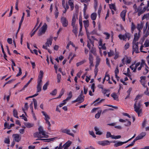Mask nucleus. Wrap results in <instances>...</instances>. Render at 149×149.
<instances>
[{"label":"nucleus","instance_id":"1","mask_svg":"<svg viewBox=\"0 0 149 149\" xmlns=\"http://www.w3.org/2000/svg\"><path fill=\"white\" fill-rule=\"evenodd\" d=\"M74 0H68L65 3L62 4V6L64 9V10L63 11V14L65 13L67 10L69 9V6H70L71 11H72L73 10L74 8Z\"/></svg>","mask_w":149,"mask_h":149},{"label":"nucleus","instance_id":"2","mask_svg":"<svg viewBox=\"0 0 149 149\" xmlns=\"http://www.w3.org/2000/svg\"><path fill=\"white\" fill-rule=\"evenodd\" d=\"M147 5L145 7L143 8V9H142L141 7V6H139L137 9L138 10V16H140L142 14L144 13L146 10L147 11H149V8H148L149 7V1H147Z\"/></svg>","mask_w":149,"mask_h":149},{"label":"nucleus","instance_id":"3","mask_svg":"<svg viewBox=\"0 0 149 149\" xmlns=\"http://www.w3.org/2000/svg\"><path fill=\"white\" fill-rule=\"evenodd\" d=\"M42 113L43 114V115L45 116V119L46 121V123L48 124V130H51L50 127L51 124L50 122L49 121V120L50 119V117L44 111H42Z\"/></svg>","mask_w":149,"mask_h":149},{"label":"nucleus","instance_id":"4","mask_svg":"<svg viewBox=\"0 0 149 149\" xmlns=\"http://www.w3.org/2000/svg\"><path fill=\"white\" fill-rule=\"evenodd\" d=\"M47 28V25L45 23L41 29H40L38 33V34L39 36H40L45 33L46 31Z\"/></svg>","mask_w":149,"mask_h":149},{"label":"nucleus","instance_id":"5","mask_svg":"<svg viewBox=\"0 0 149 149\" xmlns=\"http://www.w3.org/2000/svg\"><path fill=\"white\" fill-rule=\"evenodd\" d=\"M132 42L133 46H132V54H133L134 52H135L136 53H138L139 52V47H138V44L139 43L138 42Z\"/></svg>","mask_w":149,"mask_h":149},{"label":"nucleus","instance_id":"6","mask_svg":"<svg viewBox=\"0 0 149 149\" xmlns=\"http://www.w3.org/2000/svg\"><path fill=\"white\" fill-rule=\"evenodd\" d=\"M112 142L108 140H105L102 141H100L97 142V143L100 145L102 146L109 145Z\"/></svg>","mask_w":149,"mask_h":149},{"label":"nucleus","instance_id":"7","mask_svg":"<svg viewBox=\"0 0 149 149\" xmlns=\"http://www.w3.org/2000/svg\"><path fill=\"white\" fill-rule=\"evenodd\" d=\"M61 21L63 27H66L68 25V22L66 18L65 17H62L61 18Z\"/></svg>","mask_w":149,"mask_h":149},{"label":"nucleus","instance_id":"8","mask_svg":"<svg viewBox=\"0 0 149 149\" xmlns=\"http://www.w3.org/2000/svg\"><path fill=\"white\" fill-rule=\"evenodd\" d=\"M134 110L136 113H137L138 116H139L140 114L142 113V110L140 109V108L136 106V102L134 105Z\"/></svg>","mask_w":149,"mask_h":149},{"label":"nucleus","instance_id":"9","mask_svg":"<svg viewBox=\"0 0 149 149\" xmlns=\"http://www.w3.org/2000/svg\"><path fill=\"white\" fill-rule=\"evenodd\" d=\"M112 142L115 143L114 146L115 147H116L120 146H121L124 143H127V141H126L123 142L121 141H114Z\"/></svg>","mask_w":149,"mask_h":149},{"label":"nucleus","instance_id":"10","mask_svg":"<svg viewBox=\"0 0 149 149\" xmlns=\"http://www.w3.org/2000/svg\"><path fill=\"white\" fill-rule=\"evenodd\" d=\"M83 91H81L80 95L77 98L78 102H79V103H81L84 101V96L83 95Z\"/></svg>","mask_w":149,"mask_h":149},{"label":"nucleus","instance_id":"11","mask_svg":"<svg viewBox=\"0 0 149 149\" xmlns=\"http://www.w3.org/2000/svg\"><path fill=\"white\" fill-rule=\"evenodd\" d=\"M61 131L62 132L66 133V134L73 137L74 136V134L73 133L70 132V131L69 129H62L61 130Z\"/></svg>","mask_w":149,"mask_h":149},{"label":"nucleus","instance_id":"12","mask_svg":"<svg viewBox=\"0 0 149 149\" xmlns=\"http://www.w3.org/2000/svg\"><path fill=\"white\" fill-rule=\"evenodd\" d=\"M53 36H51L48 39H47V41L45 43V44L47 45V46L49 47V45H52L53 40Z\"/></svg>","mask_w":149,"mask_h":149},{"label":"nucleus","instance_id":"13","mask_svg":"<svg viewBox=\"0 0 149 149\" xmlns=\"http://www.w3.org/2000/svg\"><path fill=\"white\" fill-rule=\"evenodd\" d=\"M14 137L13 140L18 142L21 140V138L19 137V135L17 134H14L13 135Z\"/></svg>","mask_w":149,"mask_h":149},{"label":"nucleus","instance_id":"14","mask_svg":"<svg viewBox=\"0 0 149 149\" xmlns=\"http://www.w3.org/2000/svg\"><path fill=\"white\" fill-rule=\"evenodd\" d=\"M43 72L42 70H40L38 76L37 82H42V79L43 77Z\"/></svg>","mask_w":149,"mask_h":149},{"label":"nucleus","instance_id":"15","mask_svg":"<svg viewBox=\"0 0 149 149\" xmlns=\"http://www.w3.org/2000/svg\"><path fill=\"white\" fill-rule=\"evenodd\" d=\"M42 83V82H37L38 85L37 87V93L41 91Z\"/></svg>","mask_w":149,"mask_h":149},{"label":"nucleus","instance_id":"16","mask_svg":"<svg viewBox=\"0 0 149 149\" xmlns=\"http://www.w3.org/2000/svg\"><path fill=\"white\" fill-rule=\"evenodd\" d=\"M93 57L92 56V54L90 53L89 54V63L90 64V66H93Z\"/></svg>","mask_w":149,"mask_h":149},{"label":"nucleus","instance_id":"17","mask_svg":"<svg viewBox=\"0 0 149 149\" xmlns=\"http://www.w3.org/2000/svg\"><path fill=\"white\" fill-rule=\"evenodd\" d=\"M146 133L145 132H142L139 134L137 137L139 140L142 139L146 135Z\"/></svg>","mask_w":149,"mask_h":149},{"label":"nucleus","instance_id":"18","mask_svg":"<svg viewBox=\"0 0 149 149\" xmlns=\"http://www.w3.org/2000/svg\"><path fill=\"white\" fill-rule=\"evenodd\" d=\"M126 13V11L125 10H123L120 13V17L124 21H125V16Z\"/></svg>","mask_w":149,"mask_h":149},{"label":"nucleus","instance_id":"19","mask_svg":"<svg viewBox=\"0 0 149 149\" xmlns=\"http://www.w3.org/2000/svg\"><path fill=\"white\" fill-rule=\"evenodd\" d=\"M139 32L138 34H137L136 33L134 34V39L133 41V43H134V42H136V41H138L139 37Z\"/></svg>","mask_w":149,"mask_h":149},{"label":"nucleus","instance_id":"20","mask_svg":"<svg viewBox=\"0 0 149 149\" xmlns=\"http://www.w3.org/2000/svg\"><path fill=\"white\" fill-rule=\"evenodd\" d=\"M73 29L72 30V32L73 33H74L76 37H77V34L78 33L77 32V27L76 26L72 27Z\"/></svg>","mask_w":149,"mask_h":149},{"label":"nucleus","instance_id":"21","mask_svg":"<svg viewBox=\"0 0 149 149\" xmlns=\"http://www.w3.org/2000/svg\"><path fill=\"white\" fill-rule=\"evenodd\" d=\"M41 134L39 132H37L35 133L33 135L34 137H37L38 138H42L43 137V136L41 135Z\"/></svg>","mask_w":149,"mask_h":149},{"label":"nucleus","instance_id":"22","mask_svg":"<svg viewBox=\"0 0 149 149\" xmlns=\"http://www.w3.org/2000/svg\"><path fill=\"white\" fill-rule=\"evenodd\" d=\"M72 96V92L70 91L69 92L68 95V97L67 98L64 100V101H66V102L70 100Z\"/></svg>","mask_w":149,"mask_h":149},{"label":"nucleus","instance_id":"23","mask_svg":"<svg viewBox=\"0 0 149 149\" xmlns=\"http://www.w3.org/2000/svg\"><path fill=\"white\" fill-rule=\"evenodd\" d=\"M76 20V18L75 15H73L72 21L71 25L72 27L75 26V24Z\"/></svg>","mask_w":149,"mask_h":149},{"label":"nucleus","instance_id":"24","mask_svg":"<svg viewBox=\"0 0 149 149\" xmlns=\"http://www.w3.org/2000/svg\"><path fill=\"white\" fill-rule=\"evenodd\" d=\"M38 130L39 131L38 132L41 134L42 135H45V132L44 131L42 127L40 126L38 128Z\"/></svg>","mask_w":149,"mask_h":149},{"label":"nucleus","instance_id":"25","mask_svg":"<svg viewBox=\"0 0 149 149\" xmlns=\"http://www.w3.org/2000/svg\"><path fill=\"white\" fill-rule=\"evenodd\" d=\"M84 26L86 29V31L87 30V28L89 26V21L88 20H84L83 21Z\"/></svg>","mask_w":149,"mask_h":149},{"label":"nucleus","instance_id":"26","mask_svg":"<svg viewBox=\"0 0 149 149\" xmlns=\"http://www.w3.org/2000/svg\"><path fill=\"white\" fill-rule=\"evenodd\" d=\"M143 24L142 23L141 24H138L136 26V28L139 31V33L141 31L143 28Z\"/></svg>","mask_w":149,"mask_h":149},{"label":"nucleus","instance_id":"27","mask_svg":"<svg viewBox=\"0 0 149 149\" xmlns=\"http://www.w3.org/2000/svg\"><path fill=\"white\" fill-rule=\"evenodd\" d=\"M65 92V89L64 88H62L60 93L59 95L57 97L55 98V99H59L61 98V96L64 94Z\"/></svg>","mask_w":149,"mask_h":149},{"label":"nucleus","instance_id":"28","mask_svg":"<svg viewBox=\"0 0 149 149\" xmlns=\"http://www.w3.org/2000/svg\"><path fill=\"white\" fill-rule=\"evenodd\" d=\"M97 16V15L96 13H93L91 14V17L92 20H95L96 19Z\"/></svg>","mask_w":149,"mask_h":149},{"label":"nucleus","instance_id":"29","mask_svg":"<svg viewBox=\"0 0 149 149\" xmlns=\"http://www.w3.org/2000/svg\"><path fill=\"white\" fill-rule=\"evenodd\" d=\"M95 131L96 132V134L99 135L102 134V133L99 130V129L96 127H94Z\"/></svg>","mask_w":149,"mask_h":149},{"label":"nucleus","instance_id":"30","mask_svg":"<svg viewBox=\"0 0 149 149\" xmlns=\"http://www.w3.org/2000/svg\"><path fill=\"white\" fill-rule=\"evenodd\" d=\"M26 127L28 128H30L33 127V124L30 123H24Z\"/></svg>","mask_w":149,"mask_h":149},{"label":"nucleus","instance_id":"31","mask_svg":"<svg viewBox=\"0 0 149 149\" xmlns=\"http://www.w3.org/2000/svg\"><path fill=\"white\" fill-rule=\"evenodd\" d=\"M145 19H146L147 20L149 19V13H148L144 14L142 18V20H143Z\"/></svg>","mask_w":149,"mask_h":149},{"label":"nucleus","instance_id":"32","mask_svg":"<svg viewBox=\"0 0 149 149\" xmlns=\"http://www.w3.org/2000/svg\"><path fill=\"white\" fill-rule=\"evenodd\" d=\"M102 112V110H99L98 111V112L97 113H96L95 116V118L98 119L99 118L100 116L101 113Z\"/></svg>","mask_w":149,"mask_h":149},{"label":"nucleus","instance_id":"33","mask_svg":"<svg viewBox=\"0 0 149 149\" xmlns=\"http://www.w3.org/2000/svg\"><path fill=\"white\" fill-rule=\"evenodd\" d=\"M25 15V13H23L22 14V16L21 19L20 21V22L19 23V28L20 27V26H21V25L22 24V23L23 22V21L24 19V18Z\"/></svg>","mask_w":149,"mask_h":149},{"label":"nucleus","instance_id":"34","mask_svg":"<svg viewBox=\"0 0 149 149\" xmlns=\"http://www.w3.org/2000/svg\"><path fill=\"white\" fill-rule=\"evenodd\" d=\"M13 116L16 118H19L18 116H17V114L18 113L17 111V110L15 109H13Z\"/></svg>","mask_w":149,"mask_h":149},{"label":"nucleus","instance_id":"35","mask_svg":"<svg viewBox=\"0 0 149 149\" xmlns=\"http://www.w3.org/2000/svg\"><path fill=\"white\" fill-rule=\"evenodd\" d=\"M100 59L99 57H97L96 58V64L95 65V67L96 68H97L98 66L99 65L100 62Z\"/></svg>","mask_w":149,"mask_h":149},{"label":"nucleus","instance_id":"36","mask_svg":"<svg viewBox=\"0 0 149 149\" xmlns=\"http://www.w3.org/2000/svg\"><path fill=\"white\" fill-rule=\"evenodd\" d=\"M33 78H31L30 80L24 86L23 88L22 89V91H23L24 90V89L27 87L28 85H29V84L30 83V82H31V81L33 79Z\"/></svg>","mask_w":149,"mask_h":149},{"label":"nucleus","instance_id":"37","mask_svg":"<svg viewBox=\"0 0 149 149\" xmlns=\"http://www.w3.org/2000/svg\"><path fill=\"white\" fill-rule=\"evenodd\" d=\"M111 96L113 98L116 100H117L118 96L115 93H113L111 95Z\"/></svg>","mask_w":149,"mask_h":149},{"label":"nucleus","instance_id":"38","mask_svg":"<svg viewBox=\"0 0 149 149\" xmlns=\"http://www.w3.org/2000/svg\"><path fill=\"white\" fill-rule=\"evenodd\" d=\"M125 58L127 63L129 64L131 62L130 57H128L126 56H125Z\"/></svg>","mask_w":149,"mask_h":149},{"label":"nucleus","instance_id":"39","mask_svg":"<svg viewBox=\"0 0 149 149\" xmlns=\"http://www.w3.org/2000/svg\"><path fill=\"white\" fill-rule=\"evenodd\" d=\"M29 108V106L28 105V103H26L24 105V108L22 109V110L24 111V112L26 114V113L25 111V110L27 109H28Z\"/></svg>","mask_w":149,"mask_h":149},{"label":"nucleus","instance_id":"40","mask_svg":"<svg viewBox=\"0 0 149 149\" xmlns=\"http://www.w3.org/2000/svg\"><path fill=\"white\" fill-rule=\"evenodd\" d=\"M71 143L72 142L71 141H68L64 144L63 146H66L67 147H68L70 146Z\"/></svg>","mask_w":149,"mask_h":149},{"label":"nucleus","instance_id":"41","mask_svg":"<svg viewBox=\"0 0 149 149\" xmlns=\"http://www.w3.org/2000/svg\"><path fill=\"white\" fill-rule=\"evenodd\" d=\"M33 104L34 108L35 109H36L37 107V101L34 98H33Z\"/></svg>","mask_w":149,"mask_h":149},{"label":"nucleus","instance_id":"42","mask_svg":"<svg viewBox=\"0 0 149 149\" xmlns=\"http://www.w3.org/2000/svg\"><path fill=\"white\" fill-rule=\"evenodd\" d=\"M113 137V135L111 134V133L109 132H107L106 134V138H108L111 137L112 139V137Z\"/></svg>","mask_w":149,"mask_h":149},{"label":"nucleus","instance_id":"43","mask_svg":"<svg viewBox=\"0 0 149 149\" xmlns=\"http://www.w3.org/2000/svg\"><path fill=\"white\" fill-rule=\"evenodd\" d=\"M148 67L147 66V65H146L145 70L143 72V74L145 75L148 73Z\"/></svg>","mask_w":149,"mask_h":149},{"label":"nucleus","instance_id":"44","mask_svg":"<svg viewBox=\"0 0 149 149\" xmlns=\"http://www.w3.org/2000/svg\"><path fill=\"white\" fill-rule=\"evenodd\" d=\"M135 26L133 22H132L131 27V30L132 33H133V31H134V30L135 29Z\"/></svg>","mask_w":149,"mask_h":149},{"label":"nucleus","instance_id":"45","mask_svg":"<svg viewBox=\"0 0 149 149\" xmlns=\"http://www.w3.org/2000/svg\"><path fill=\"white\" fill-rule=\"evenodd\" d=\"M118 37L121 40H125L126 39L125 35H119L118 36Z\"/></svg>","mask_w":149,"mask_h":149},{"label":"nucleus","instance_id":"46","mask_svg":"<svg viewBox=\"0 0 149 149\" xmlns=\"http://www.w3.org/2000/svg\"><path fill=\"white\" fill-rule=\"evenodd\" d=\"M49 82H47L46 84L43 86V90L45 91L46 90L47 88V86L49 85Z\"/></svg>","mask_w":149,"mask_h":149},{"label":"nucleus","instance_id":"47","mask_svg":"<svg viewBox=\"0 0 149 149\" xmlns=\"http://www.w3.org/2000/svg\"><path fill=\"white\" fill-rule=\"evenodd\" d=\"M104 78L107 81H109V80H110L109 75L108 74H106Z\"/></svg>","mask_w":149,"mask_h":149},{"label":"nucleus","instance_id":"48","mask_svg":"<svg viewBox=\"0 0 149 149\" xmlns=\"http://www.w3.org/2000/svg\"><path fill=\"white\" fill-rule=\"evenodd\" d=\"M84 8L83 9L84 14V15L85 16V15H86V10L87 9V5L86 4L84 3Z\"/></svg>","mask_w":149,"mask_h":149},{"label":"nucleus","instance_id":"49","mask_svg":"<svg viewBox=\"0 0 149 149\" xmlns=\"http://www.w3.org/2000/svg\"><path fill=\"white\" fill-rule=\"evenodd\" d=\"M57 93V90L56 89H55L52 92L50 93V94L52 95H55Z\"/></svg>","mask_w":149,"mask_h":149},{"label":"nucleus","instance_id":"50","mask_svg":"<svg viewBox=\"0 0 149 149\" xmlns=\"http://www.w3.org/2000/svg\"><path fill=\"white\" fill-rule=\"evenodd\" d=\"M140 63L138 62L136 63L135 65V68H134V69L133 71V72H135L136 70L137 67L140 65Z\"/></svg>","mask_w":149,"mask_h":149},{"label":"nucleus","instance_id":"51","mask_svg":"<svg viewBox=\"0 0 149 149\" xmlns=\"http://www.w3.org/2000/svg\"><path fill=\"white\" fill-rule=\"evenodd\" d=\"M109 7L111 9H113L115 10H116V7L115 5L113 4H112L109 5Z\"/></svg>","mask_w":149,"mask_h":149},{"label":"nucleus","instance_id":"52","mask_svg":"<svg viewBox=\"0 0 149 149\" xmlns=\"http://www.w3.org/2000/svg\"><path fill=\"white\" fill-rule=\"evenodd\" d=\"M126 121H127V123L124 124V125L126 126H128L130 125H131V122L129 121L127 119H126Z\"/></svg>","mask_w":149,"mask_h":149},{"label":"nucleus","instance_id":"53","mask_svg":"<svg viewBox=\"0 0 149 149\" xmlns=\"http://www.w3.org/2000/svg\"><path fill=\"white\" fill-rule=\"evenodd\" d=\"M114 52L113 51L110 50L109 52H108V55L109 57H111L114 55Z\"/></svg>","mask_w":149,"mask_h":149},{"label":"nucleus","instance_id":"54","mask_svg":"<svg viewBox=\"0 0 149 149\" xmlns=\"http://www.w3.org/2000/svg\"><path fill=\"white\" fill-rule=\"evenodd\" d=\"M61 79V75L60 74H58L57 77V82L59 83Z\"/></svg>","mask_w":149,"mask_h":149},{"label":"nucleus","instance_id":"55","mask_svg":"<svg viewBox=\"0 0 149 149\" xmlns=\"http://www.w3.org/2000/svg\"><path fill=\"white\" fill-rule=\"evenodd\" d=\"M144 45L145 47H147L149 46V41L146 40L144 43Z\"/></svg>","mask_w":149,"mask_h":149},{"label":"nucleus","instance_id":"56","mask_svg":"<svg viewBox=\"0 0 149 149\" xmlns=\"http://www.w3.org/2000/svg\"><path fill=\"white\" fill-rule=\"evenodd\" d=\"M19 72L17 74L16 76L18 77L21 75L22 74V70L20 68H19Z\"/></svg>","mask_w":149,"mask_h":149},{"label":"nucleus","instance_id":"57","mask_svg":"<svg viewBox=\"0 0 149 149\" xmlns=\"http://www.w3.org/2000/svg\"><path fill=\"white\" fill-rule=\"evenodd\" d=\"M63 102L59 104V107H61L63 106L66 103V101H64V100L63 101Z\"/></svg>","mask_w":149,"mask_h":149},{"label":"nucleus","instance_id":"58","mask_svg":"<svg viewBox=\"0 0 149 149\" xmlns=\"http://www.w3.org/2000/svg\"><path fill=\"white\" fill-rule=\"evenodd\" d=\"M80 1L82 3H86L88 4V2L90 1V0H80Z\"/></svg>","mask_w":149,"mask_h":149},{"label":"nucleus","instance_id":"59","mask_svg":"<svg viewBox=\"0 0 149 149\" xmlns=\"http://www.w3.org/2000/svg\"><path fill=\"white\" fill-rule=\"evenodd\" d=\"M108 91L109 92V90L105 89H103L102 90V92L104 94H106Z\"/></svg>","mask_w":149,"mask_h":149},{"label":"nucleus","instance_id":"60","mask_svg":"<svg viewBox=\"0 0 149 149\" xmlns=\"http://www.w3.org/2000/svg\"><path fill=\"white\" fill-rule=\"evenodd\" d=\"M125 35V36L126 39L127 38H128L129 40L130 37V34L128 33H126Z\"/></svg>","mask_w":149,"mask_h":149},{"label":"nucleus","instance_id":"61","mask_svg":"<svg viewBox=\"0 0 149 149\" xmlns=\"http://www.w3.org/2000/svg\"><path fill=\"white\" fill-rule=\"evenodd\" d=\"M119 70L118 68V67L117 66L116 67V69L115 70V71H114L115 75L119 73Z\"/></svg>","mask_w":149,"mask_h":149},{"label":"nucleus","instance_id":"62","mask_svg":"<svg viewBox=\"0 0 149 149\" xmlns=\"http://www.w3.org/2000/svg\"><path fill=\"white\" fill-rule=\"evenodd\" d=\"M104 34L107 36V37L106 38V39H108L109 38L110 36V35L109 33H107L104 32Z\"/></svg>","mask_w":149,"mask_h":149},{"label":"nucleus","instance_id":"63","mask_svg":"<svg viewBox=\"0 0 149 149\" xmlns=\"http://www.w3.org/2000/svg\"><path fill=\"white\" fill-rule=\"evenodd\" d=\"M10 140L8 138H6L5 139L4 141V142L5 143H7V144H9L10 143Z\"/></svg>","mask_w":149,"mask_h":149},{"label":"nucleus","instance_id":"64","mask_svg":"<svg viewBox=\"0 0 149 149\" xmlns=\"http://www.w3.org/2000/svg\"><path fill=\"white\" fill-rule=\"evenodd\" d=\"M96 52V49L92 47L91 52L93 54H95Z\"/></svg>","mask_w":149,"mask_h":149}]
</instances>
